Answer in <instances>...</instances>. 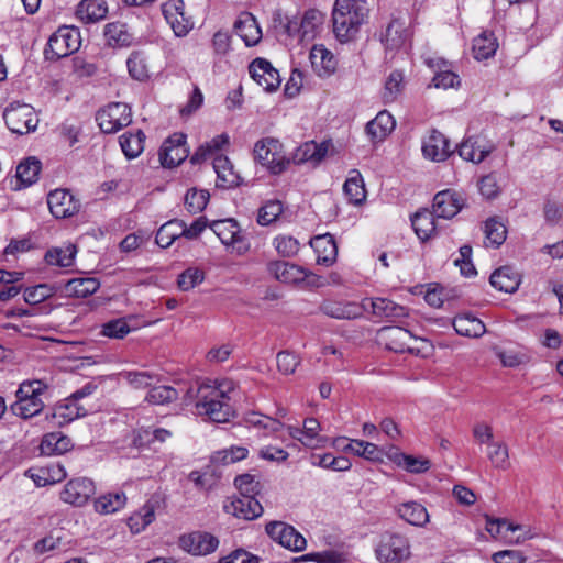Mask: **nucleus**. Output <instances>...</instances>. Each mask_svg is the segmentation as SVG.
Masks as SVG:
<instances>
[{"label": "nucleus", "mask_w": 563, "mask_h": 563, "mask_svg": "<svg viewBox=\"0 0 563 563\" xmlns=\"http://www.w3.org/2000/svg\"><path fill=\"white\" fill-rule=\"evenodd\" d=\"M230 390L231 386L229 383L218 385L211 383L201 384L196 390L195 407L197 415L218 423L229 421L234 415L230 404Z\"/></svg>", "instance_id": "nucleus-1"}, {"label": "nucleus", "mask_w": 563, "mask_h": 563, "mask_svg": "<svg viewBox=\"0 0 563 563\" xmlns=\"http://www.w3.org/2000/svg\"><path fill=\"white\" fill-rule=\"evenodd\" d=\"M369 8L366 0H335L332 10L333 33L341 43L355 38L367 21Z\"/></svg>", "instance_id": "nucleus-2"}, {"label": "nucleus", "mask_w": 563, "mask_h": 563, "mask_svg": "<svg viewBox=\"0 0 563 563\" xmlns=\"http://www.w3.org/2000/svg\"><path fill=\"white\" fill-rule=\"evenodd\" d=\"M47 388L44 382L37 379L21 383L15 393L16 400L11 405V411L23 419L41 413L44 408L43 395Z\"/></svg>", "instance_id": "nucleus-3"}, {"label": "nucleus", "mask_w": 563, "mask_h": 563, "mask_svg": "<svg viewBox=\"0 0 563 563\" xmlns=\"http://www.w3.org/2000/svg\"><path fill=\"white\" fill-rule=\"evenodd\" d=\"M81 44L80 32L75 26H60L51 35L44 49L45 58L57 60L77 52Z\"/></svg>", "instance_id": "nucleus-4"}, {"label": "nucleus", "mask_w": 563, "mask_h": 563, "mask_svg": "<svg viewBox=\"0 0 563 563\" xmlns=\"http://www.w3.org/2000/svg\"><path fill=\"white\" fill-rule=\"evenodd\" d=\"M255 159L271 174H282L288 167L290 161L285 156L283 144L274 137H265L255 143Z\"/></svg>", "instance_id": "nucleus-5"}, {"label": "nucleus", "mask_w": 563, "mask_h": 563, "mask_svg": "<svg viewBox=\"0 0 563 563\" xmlns=\"http://www.w3.org/2000/svg\"><path fill=\"white\" fill-rule=\"evenodd\" d=\"M3 119L8 129L19 135L33 132L38 125L34 108L26 103H10L3 112Z\"/></svg>", "instance_id": "nucleus-6"}, {"label": "nucleus", "mask_w": 563, "mask_h": 563, "mask_svg": "<svg viewBox=\"0 0 563 563\" xmlns=\"http://www.w3.org/2000/svg\"><path fill=\"white\" fill-rule=\"evenodd\" d=\"M376 555L384 563H399L410 555L407 537L396 532H385L376 548Z\"/></svg>", "instance_id": "nucleus-7"}, {"label": "nucleus", "mask_w": 563, "mask_h": 563, "mask_svg": "<svg viewBox=\"0 0 563 563\" xmlns=\"http://www.w3.org/2000/svg\"><path fill=\"white\" fill-rule=\"evenodd\" d=\"M104 133H115L132 122L131 108L123 102H113L99 110L96 117Z\"/></svg>", "instance_id": "nucleus-8"}, {"label": "nucleus", "mask_w": 563, "mask_h": 563, "mask_svg": "<svg viewBox=\"0 0 563 563\" xmlns=\"http://www.w3.org/2000/svg\"><path fill=\"white\" fill-rule=\"evenodd\" d=\"M210 229L227 245L232 246L239 255L250 250V243L241 234L240 227L234 219L217 220L209 224Z\"/></svg>", "instance_id": "nucleus-9"}, {"label": "nucleus", "mask_w": 563, "mask_h": 563, "mask_svg": "<svg viewBox=\"0 0 563 563\" xmlns=\"http://www.w3.org/2000/svg\"><path fill=\"white\" fill-rule=\"evenodd\" d=\"M265 531L271 539L288 550L299 552L305 550L307 547V540L305 537L292 526L284 521L268 522L265 527Z\"/></svg>", "instance_id": "nucleus-10"}, {"label": "nucleus", "mask_w": 563, "mask_h": 563, "mask_svg": "<svg viewBox=\"0 0 563 563\" xmlns=\"http://www.w3.org/2000/svg\"><path fill=\"white\" fill-rule=\"evenodd\" d=\"M319 310L327 317L338 320H354L363 316L365 307L356 301L327 298Z\"/></svg>", "instance_id": "nucleus-11"}, {"label": "nucleus", "mask_w": 563, "mask_h": 563, "mask_svg": "<svg viewBox=\"0 0 563 563\" xmlns=\"http://www.w3.org/2000/svg\"><path fill=\"white\" fill-rule=\"evenodd\" d=\"M47 205L56 219L74 217L80 210V201L67 189H55L48 194Z\"/></svg>", "instance_id": "nucleus-12"}, {"label": "nucleus", "mask_w": 563, "mask_h": 563, "mask_svg": "<svg viewBox=\"0 0 563 563\" xmlns=\"http://www.w3.org/2000/svg\"><path fill=\"white\" fill-rule=\"evenodd\" d=\"M95 483L87 477L70 479L60 492V499L73 506H84L95 494Z\"/></svg>", "instance_id": "nucleus-13"}, {"label": "nucleus", "mask_w": 563, "mask_h": 563, "mask_svg": "<svg viewBox=\"0 0 563 563\" xmlns=\"http://www.w3.org/2000/svg\"><path fill=\"white\" fill-rule=\"evenodd\" d=\"M249 71L254 81L267 92L277 90L282 84L278 70L264 58L254 59L249 66Z\"/></svg>", "instance_id": "nucleus-14"}, {"label": "nucleus", "mask_w": 563, "mask_h": 563, "mask_svg": "<svg viewBox=\"0 0 563 563\" xmlns=\"http://www.w3.org/2000/svg\"><path fill=\"white\" fill-rule=\"evenodd\" d=\"M320 429V422L314 418L305 419L302 429L287 426L289 435L309 449H318L325 443L327 439L319 435Z\"/></svg>", "instance_id": "nucleus-15"}, {"label": "nucleus", "mask_w": 563, "mask_h": 563, "mask_svg": "<svg viewBox=\"0 0 563 563\" xmlns=\"http://www.w3.org/2000/svg\"><path fill=\"white\" fill-rule=\"evenodd\" d=\"M378 342L387 350L404 353L410 351L411 333L401 327H383L378 331Z\"/></svg>", "instance_id": "nucleus-16"}, {"label": "nucleus", "mask_w": 563, "mask_h": 563, "mask_svg": "<svg viewBox=\"0 0 563 563\" xmlns=\"http://www.w3.org/2000/svg\"><path fill=\"white\" fill-rule=\"evenodd\" d=\"M162 12L176 36H185L192 29V22L184 13L183 0H169L162 5Z\"/></svg>", "instance_id": "nucleus-17"}, {"label": "nucleus", "mask_w": 563, "mask_h": 563, "mask_svg": "<svg viewBox=\"0 0 563 563\" xmlns=\"http://www.w3.org/2000/svg\"><path fill=\"white\" fill-rule=\"evenodd\" d=\"M185 143V135L183 134H175L168 137L158 152L161 164L167 168L179 165L187 157V151L184 147Z\"/></svg>", "instance_id": "nucleus-18"}, {"label": "nucleus", "mask_w": 563, "mask_h": 563, "mask_svg": "<svg viewBox=\"0 0 563 563\" xmlns=\"http://www.w3.org/2000/svg\"><path fill=\"white\" fill-rule=\"evenodd\" d=\"M309 59L313 71L321 78H328L336 71L338 60L334 54L323 44L312 46Z\"/></svg>", "instance_id": "nucleus-19"}, {"label": "nucleus", "mask_w": 563, "mask_h": 563, "mask_svg": "<svg viewBox=\"0 0 563 563\" xmlns=\"http://www.w3.org/2000/svg\"><path fill=\"white\" fill-rule=\"evenodd\" d=\"M464 207V199L461 194L454 190H443L433 198V210L438 218L451 219Z\"/></svg>", "instance_id": "nucleus-20"}, {"label": "nucleus", "mask_w": 563, "mask_h": 563, "mask_svg": "<svg viewBox=\"0 0 563 563\" xmlns=\"http://www.w3.org/2000/svg\"><path fill=\"white\" fill-rule=\"evenodd\" d=\"M224 508L228 514L244 520L256 519L263 514L261 503L252 495H242Z\"/></svg>", "instance_id": "nucleus-21"}, {"label": "nucleus", "mask_w": 563, "mask_h": 563, "mask_svg": "<svg viewBox=\"0 0 563 563\" xmlns=\"http://www.w3.org/2000/svg\"><path fill=\"white\" fill-rule=\"evenodd\" d=\"M25 474L33 479L38 487L59 483L67 475L60 463H48L44 466L31 467Z\"/></svg>", "instance_id": "nucleus-22"}, {"label": "nucleus", "mask_w": 563, "mask_h": 563, "mask_svg": "<svg viewBox=\"0 0 563 563\" xmlns=\"http://www.w3.org/2000/svg\"><path fill=\"white\" fill-rule=\"evenodd\" d=\"M267 269L275 279L284 284H298L307 277L302 267L284 261L271 262Z\"/></svg>", "instance_id": "nucleus-23"}, {"label": "nucleus", "mask_w": 563, "mask_h": 563, "mask_svg": "<svg viewBox=\"0 0 563 563\" xmlns=\"http://www.w3.org/2000/svg\"><path fill=\"white\" fill-rule=\"evenodd\" d=\"M234 31L246 46L256 45L262 38V30L250 12H242L234 22Z\"/></svg>", "instance_id": "nucleus-24"}, {"label": "nucleus", "mask_w": 563, "mask_h": 563, "mask_svg": "<svg viewBox=\"0 0 563 563\" xmlns=\"http://www.w3.org/2000/svg\"><path fill=\"white\" fill-rule=\"evenodd\" d=\"M179 542L184 550L195 555L209 554L218 547V540L214 537L200 532L183 536Z\"/></svg>", "instance_id": "nucleus-25"}, {"label": "nucleus", "mask_w": 563, "mask_h": 563, "mask_svg": "<svg viewBox=\"0 0 563 563\" xmlns=\"http://www.w3.org/2000/svg\"><path fill=\"white\" fill-rule=\"evenodd\" d=\"M108 4L104 0H81L75 14L85 24L98 23L108 15Z\"/></svg>", "instance_id": "nucleus-26"}, {"label": "nucleus", "mask_w": 563, "mask_h": 563, "mask_svg": "<svg viewBox=\"0 0 563 563\" xmlns=\"http://www.w3.org/2000/svg\"><path fill=\"white\" fill-rule=\"evenodd\" d=\"M422 153L426 158L433 162H442L451 154L448 139L439 131L433 130L422 144Z\"/></svg>", "instance_id": "nucleus-27"}, {"label": "nucleus", "mask_w": 563, "mask_h": 563, "mask_svg": "<svg viewBox=\"0 0 563 563\" xmlns=\"http://www.w3.org/2000/svg\"><path fill=\"white\" fill-rule=\"evenodd\" d=\"M489 282L495 289L506 294H512L518 289L521 277L511 266H503L493 272Z\"/></svg>", "instance_id": "nucleus-28"}, {"label": "nucleus", "mask_w": 563, "mask_h": 563, "mask_svg": "<svg viewBox=\"0 0 563 563\" xmlns=\"http://www.w3.org/2000/svg\"><path fill=\"white\" fill-rule=\"evenodd\" d=\"M310 245L317 254V263L325 266L332 265L338 256L334 238L327 233L310 240Z\"/></svg>", "instance_id": "nucleus-29"}, {"label": "nucleus", "mask_w": 563, "mask_h": 563, "mask_svg": "<svg viewBox=\"0 0 563 563\" xmlns=\"http://www.w3.org/2000/svg\"><path fill=\"white\" fill-rule=\"evenodd\" d=\"M521 529V526L514 525L506 519H494L488 516L486 517V530L493 538L501 537L509 542L517 544L532 538L529 531H526L525 533L519 534L516 539H508V532H516Z\"/></svg>", "instance_id": "nucleus-30"}, {"label": "nucleus", "mask_w": 563, "mask_h": 563, "mask_svg": "<svg viewBox=\"0 0 563 563\" xmlns=\"http://www.w3.org/2000/svg\"><path fill=\"white\" fill-rule=\"evenodd\" d=\"M427 64L430 68L435 70L432 79L435 88L449 89L460 86L459 76L449 69L448 63L442 58L428 59Z\"/></svg>", "instance_id": "nucleus-31"}, {"label": "nucleus", "mask_w": 563, "mask_h": 563, "mask_svg": "<svg viewBox=\"0 0 563 563\" xmlns=\"http://www.w3.org/2000/svg\"><path fill=\"white\" fill-rule=\"evenodd\" d=\"M493 150V145L484 144L483 141L478 139L468 137L460 144L457 152L464 161L479 164Z\"/></svg>", "instance_id": "nucleus-32"}, {"label": "nucleus", "mask_w": 563, "mask_h": 563, "mask_svg": "<svg viewBox=\"0 0 563 563\" xmlns=\"http://www.w3.org/2000/svg\"><path fill=\"white\" fill-rule=\"evenodd\" d=\"M213 169L217 174V187L232 188L239 186L240 176L234 172L229 158L222 154L213 158Z\"/></svg>", "instance_id": "nucleus-33"}, {"label": "nucleus", "mask_w": 563, "mask_h": 563, "mask_svg": "<svg viewBox=\"0 0 563 563\" xmlns=\"http://www.w3.org/2000/svg\"><path fill=\"white\" fill-rule=\"evenodd\" d=\"M126 501L128 498L124 492H109L93 500V509L99 515H112L123 509Z\"/></svg>", "instance_id": "nucleus-34"}, {"label": "nucleus", "mask_w": 563, "mask_h": 563, "mask_svg": "<svg viewBox=\"0 0 563 563\" xmlns=\"http://www.w3.org/2000/svg\"><path fill=\"white\" fill-rule=\"evenodd\" d=\"M396 511L401 519L416 527H424L430 520L427 508L418 501L402 503Z\"/></svg>", "instance_id": "nucleus-35"}, {"label": "nucleus", "mask_w": 563, "mask_h": 563, "mask_svg": "<svg viewBox=\"0 0 563 563\" xmlns=\"http://www.w3.org/2000/svg\"><path fill=\"white\" fill-rule=\"evenodd\" d=\"M325 14L318 9H309L305 11L301 20V41L313 40L323 29Z\"/></svg>", "instance_id": "nucleus-36"}, {"label": "nucleus", "mask_w": 563, "mask_h": 563, "mask_svg": "<svg viewBox=\"0 0 563 563\" xmlns=\"http://www.w3.org/2000/svg\"><path fill=\"white\" fill-rule=\"evenodd\" d=\"M396 122L393 115L387 111H380L366 124V133L373 141H383L393 132Z\"/></svg>", "instance_id": "nucleus-37"}, {"label": "nucleus", "mask_w": 563, "mask_h": 563, "mask_svg": "<svg viewBox=\"0 0 563 563\" xmlns=\"http://www.w3.org/2000/svg\"><path fill=\"white\" fill-rule=\"evenodd\" d=\"M437 214L427 209L418 211L411 218L412 228L421 241H427L433 236L437 231Z\"/></svg>", "instance_id": "nucleus-38"}, {"label": "nucleus", "mask_w": 563, "mask_h": 563, "mask_svg": "<svg viewBox=\"0 0 563 563\" xmlns=\"http://www.w3.org/2000/svg\"><path fill=\"white\" fill-rule=\"evenodd\" d=\"M408 38V32L402 21L394 19L387 25L382 42L386 49L394 51L402 47Z\"/></svg>", "instance_id": "nucleus-39"}, {"label": "nucleus", "mask_w": 563, "mask_h": 563, "mask_svg": "<svg viewBox=\"0 0 563 563\" xmlns=\"http://www.w3.org/2000/svg\"><path fill=\"white\" fill-rule=\"evenodd\" d=\"M343 192L352 205H361L366 198L364 180L357 169H352L343 185Z\"/></svg>", "instance_id": "nucleus-40"}, {"label": "nucleus", "mask_w": 563, "mask_h": 563, "mask_svg": "<svg viewBox=\"0 0 563 563\" xmlns=\"http://www.w3.org/2000/svg\"><path fill=\"white\" fill-rule=\"evenodd\" d=\"M453 328L457 334L468 338H479L486 331L483 321L472 314L456 316L453 319Z\"/></svg>", "instance_id": "nucleus-41"}, {"label": "nucleus", "mask_w": 563, "mask_h": 563, "mask_svg": "<svg viewBox=\"0 0 563 563\" xmlns=\"http://www.w3.org/2000/svg\"><path fill=\"white\" fill-rule=\"evenodd\" d=\"M329 143L314 141L306 142L299 146L295 153L294 159L297 163L313 162L320 163L328 154Z\"/></svg>", "instance_id": "nucleus-42"}, {"label": "nucleus", "mask_w": 563, "mask_h": 563, "mask_svg": "<svg viewBox=\"0 0 563 563\" xmlns=\"http://www.w3.org/2000/svg\"><path fill=\"white\" fill-rule=\"evenodd\" d=\"M77 254V247L73 243H67L63 246L49 249L45 254V261L48 265L59 267H70Z\"/></svg>", "instance_id": "nucleus-43"}, {"label": "nucleus", "mask_w": 563, "mask_h": 563, "mask_svg": "<svg viewBox=\"0 0 563 563\" xmlns=\"http://www.w3.org/2000/svg\"><path fill=\"white\" fill-rule=\"evenodd\" d=\"M100 287V283L92 277L74 278L66 283L65 292L67 296L85 298L93 295Z\"/></svg>", "instance_id": "nucleus-44"}, {"label": "nucleus", "mask_w": 563, "mask_h": 563, "mask_svg": "<svg viewBox=\"0 0 563 563\" xmlns=\"http://www.w3.org/2000/svg\"><path fill=\"white\" fill-rule=\"evenodd\" d=\"M145 134L142 130L125 132L119 139L122 152L126 158H136L144 150Z\"/></svg>", "instance_id": "nucleus-45"}, {"label": "nucleus", "mask_w": 563, "mask_h": 563, "mask_svg": "<svg viewBox=\"0 0 563 563\" xmlns=\"http://www.w3.org/2000/svg\"><path fill=\"white\" fill-rule=\"evenodd\" d=\"M498 48V42L492 32H483L473 41V54L477 60L493 57Z\"/></svg>", "instance_id": "nucleus-46"}, {"label": "nucleus", "mask_w": 563, "mask_h": 563, "mask_svg": "<svg viewBox=\"0 0 563 563\" xmlns=\"http://www.w3.org/2000/svg\"><path fill=\"white\" fill-rule=\"evenodd\" d=\"M373 313L379 318L399 319L407 316V309L387 298L371 300Z\"/></svg>", "instance_id": "nucleus-47"}, {"label": "nucleus", "mask_w": 563, "mask_h": 563, "mask_svg": "<svg viewBox=\"0 0 563 563\" xmlns=\"http://www.w3.org/2000/svg\"><path fill=\"white\" fill-rule=\"evenodd\" d=\"M71 446V441L68 437L60 432L47 433L41 443V450L45 454H63Z\"/></svg>", "instance_id": "nucleus-48"}, {"label": "nucleus", "mask_w": 563, "mask_h": 563, "mask_svg": "<svg viewBox=\"0 0 563 563\" xmlns=\"http://www.w3.org/2000/svg\"><path fill=\"white\" fill-rule=\"evenodd\" d=\"M173 435L172 431L164 428L140 429L133 438V444L136 448L148 446L154 442H165Z\"/></svg>", "instance_id": "nucleus-49"}, {"label": "nucleus", "mask_w": 563, "mask_h": 563, "mask_svg": "<svg viewBox=\"0 0 563 563\" xmlns=\"http://www.w3.org/2000/svg\"><path fill=\"white\" fill-rule=\"evenodd\" d=\"M180 236H183L180 220L174 219L167 221L158 229L155 241L159 247L167 249Z\"/></svg>", "instance_id": "nucleus-50"}, {"label": "nucleus", "mask_w": 563, "mask_h": 563, "mask_svg": "<svg viewBox=\"0 0 563 563\" xmlns=\"http://www.w3.org/2000/svg\"><path fill=\"white\" fill-rule=\"evenodd\" d=\"M312 464L335 472H346L352 467V463L347 457L333 456L331 453L313 454Z\"/></svg>", "instance_id": "nucleus-51"}, {"label": "nucleus", "mask_w": 563, "mask_h": 563, "mask_svg": "<svg viewBox=\"0 0 563 563\" xmlns=\"http://www.w3.org/2000/svg\"><path fill=\"white\" fill-rule=\"evenodd\" d=\"M41 168L42 164L36 157H29L18 165L16 177L23 185H32L37 180Z\"/></svg>", "instance_id": "nucleus-52"}, {"label": "nucleus", "mask_w": 563, "mask_h": 563, "mask_svg": "<svg viewBox=\"0 0 563 563\" xmlns=\"http://www.w3.org/2000/svg\"><path fill=\"white\" fill-rule=\"evenodd\" d=\"M246 422L255 428L263 429L265 434H275L285 428V424L277 418L251 412L246 416Z\"/></svg>", "instance_id": "nucleus-53"}, {"label": "nucleus", "mask_w": 563, "mask_h": 563, "mask_svg": "<svg viewBox=\"0 0 563 563\" xmlns=\"http://www.w3.org/2000/svg\"><path fill=\"white\" fill-rule=\"evenodd\" d=\"M229 140V135L227 133H222L220 135L214 136L211 141L200 145L199 148L191 156V163L199 164L203 162L213 152L219 151L223 146L228 145Z\"/></svg>", "instance_id": "nucleus-54"}, {"label": "nucleus", "mask_w": 563, "mask_h": 563, "mask_svg": "<svg viewBox=\"0 0 563 563\" xmlns=\"http://www.w3.org/2000/svg\"><path fill=\"white\" fill-rule=\"evenodd\" d=\"M485 244L493 247H498L506 240L507 230L504 223L490 218L484 225Z\"/></svg>", "instance_id": "nucleus-55"}, {"label": "nucleus", "mask_w": 563, "mask_h": 563, "mask_svg": "<svg viewBox=\"0 0 563 563\" xmlns=\"http://www.w3.org/2000/svg\"><path fill=\"white\" fill-rule=\"evenodd\" d=\"M272 21L276 31L288 36L298 35L301 38L300 22H298L296 19H291L288 15H285L282 11L277 10L273 13Z\"/></svg>", "instance_id": "nucleus-56"}, {"label": "nucleus", "mask_w": 563, "mask_h": 563, "mask_svg": "<svg viewBox=\"0 0 563 563\" xmlns=\"http://www.w3.org/2000/svg\"><path fill=\"white\" fill-rule=\"evenodd\" d=\"M487 459L496 468L506 470L509 466V450L505 442L494 441L487 448Z\"/></svg>", "instance_id": "nucleus-57"}, {"label": "nucleus", "mask_w": 563, "mask_h": 563, "mask_svg": "<svg viewBox=\"0 0 563 563\" xmlns=\"http://www.w3.org/2000/svg\"><path fill=\"white\" fill-rule=\"evenodd\" d=\"M104 36L110 45L126 46L131 43V35L126 25L121 22L108 23L104 27Z\"/></svg>", "instance_id": "nucleus-58"}, {"label": "nucleus", "mask_w": 563, "mask_h": 563, "mask_svg": "<svg viewBox=\"0 0 563 563\" xmlns=\"http://www.w3.org/2000/svg\"><path fill=\"white\" fill-rule=\"evenodd\" d=\"M249 454V450L244 446L232 445L228 449L219 450L211 456L212 462L221 464H232L244 460Z\"/></svg>", "instance_id": "nucleus-59"}, {"label": "nucleus", "mask_w": 563, "mask_h": 563, "mask_svg": "<svg viewBox=\"0 0 563 563\" xmlns=\"http://www.w3.org/2000/svg\"><path fill=\"white\" fill-rule=\"evenodd\" d=\"M210 195L207 190L191 188L185 196V206L188 212L195 214L201 212L208 205Z\"/></svg>", "instance_id": "nucleus-60"}, {"label": "nucleus", "mask_w": 563, "mask_h": 563, "mask_svg": "<svg viewBox=\"0 0 563 563\" xmlns=\"http://www.w3.org/2000/svg\"><path fill=\"white\" fill-rule=\"evenodd\" d=\"M205 280V272L199 267H188L178 275L177 285L183 291H189Z\"/></svg>", "instance_id": "nucleus-61"}, {"label": "nucleus", "mask_w": 563, "mask_h": 563, "mask_svg": "<svg viewBox=\"0 0 563 563\" xmlns=\"http://www.w3.org/2000/svg\"><path fill=\"white\" fill-rule=\"evenodd\" d=\"M177 398L178 391L175 388L162 385L152 387L145 399L152 405H165L175 401Z\"/></svg>", "instance_id": "nucleus-62"}, {"label": "nucleus", "mask_w": 563, "mask_h": 563, "mask_svg": "<svg viewBox=\"0 0 563 563\" xmlns=\"http://www.w3.org/2000/svg\"><path fill=\"white\" fill-rule=\"evenodd\" d=\"M404 75L399 70H394L387 77L383 99L386 103L394 102L402 90Z\"/></svg>", "instance_id": "nucleus-63"}, {"label": "nucleus", "mask_w": 563, "mask_h": 563, "mask_svg": "<svg viewBox=\"0 0 563 563\" xmlns=\"http://www.w3.org/2000/svg\"><path fill=\"white\" fill-rule=\"evenodd\" d=\"M86 415L87 410L70 397H67L64 404L57 406L54 413V416L60 417L66 421H73Z\"/></svg>", "instance_id": "nucleus-64"}]
</instances>
